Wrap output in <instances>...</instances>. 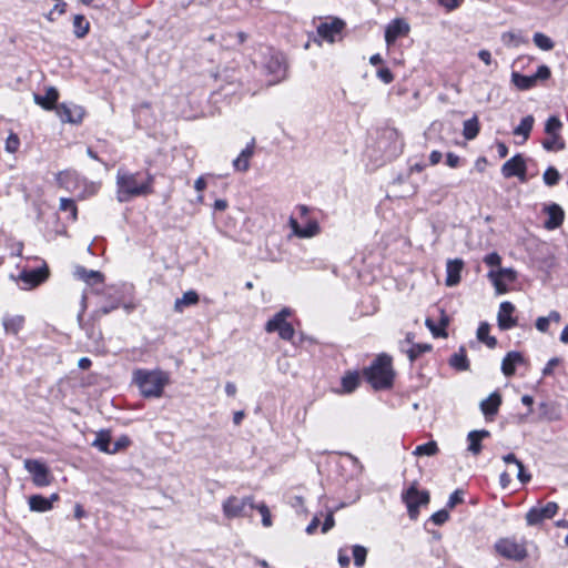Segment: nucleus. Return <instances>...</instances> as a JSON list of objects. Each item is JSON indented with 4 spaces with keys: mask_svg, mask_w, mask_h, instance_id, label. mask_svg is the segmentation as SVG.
Listing matches in <instances>:
<instances>
[{
    "mask_svg": "<svg viewBox=\"0 0 568 568\" xmlns=\"http://www.w3.org/2000/svg\"><path fill=\"white\" fill-rule=\"evenodd\" d=\"M152 183L153 176L149 173L142 179L140 173L119 170L116 173V199L124 203L133 197L148 195L152 193Z\"/></svg>",
    "mask_w": 568,
    "mask_h": 568,
    "instance_id": "nucleus-1",
    "label": "nucleus"
},
{
    "mask_svg": "<svg viewBox=\"0 0 568 568\" xmlns=\"http://www.w3.org/2000/svg\"><path fill=\"white\" fill-rule=\"evenodd\" d=\"M133 379L141 394L148 398H159L169 384V375L162 371L136 369Z\"/></svg>",
    "mask_w": 568,
    "mask_h": 568,
    "instance_id": "nucleus-2",
    "label": "nucleus"
},
{
    "mask_svg": "<svg viewBox=\"0 0 568 568\" xmlns=\"http://www.w3.org/2000/svg\"><path fill=\"white\" fill-rule=\"evenodd\" d=\"M364 376L375 389L388 388L393 384L394 371L392 367V357L381 354L364 369Z\"/></svg>",
    "mask_w": 568,
    "mask_h": 568,
    "instance_id": "nucleus-3",
    "label": "nucleus"
},
{
    "mask_svg": "<svg viewBox=\"0 0 568 568\" xmlns=\"http://www.w3.org/2000/svg\"><path fill=\"white\" fill-rule=\"evenodd\" d=\"M254 507L255 504L252 496L243 498L230 496L223 501L222 510L225 518L234 519L250 516V510L254 509Z\"/></svg>",
    "mask_w": 568,
    "mask_h": 568,
    "instance_id": "nucleus-4",
    "label": "nucleus"
},
{
    "mask_svg": "<svg viewBox=\"0 0 568 568\" xmlns=\"http://www.w3.org/2000/svg\"><path fill=\"white\" fill-rule=\"evenodd\" d=\"M495 550L501 557L514 561H521L528 555L525 542H519L515 538L510 537L497 540L495 544Z\"/></svg>",
    "mask_w": 568,
    "mask_h": 568,
    "instance_id": "nucleus-5",
    "label": "nucleus"
},
{
    "mask_svg": "<svg viewBox=\"0 0 568 568\" xmlns=\"http://www.w3.org/2000/svg\"><path fill=\"white\" fill-rule=\"evenodd\" d=\"M264 69L273 77L270 84L282 81L286 77L287 69L284 55L281 52L268 50L265 54Z\"/></svg>",
    "mask_w": 568,
    "mask_h": 568,
    "instance_id": "nucleus-6",
    "label": "nucleus"
},
{
    "mask_svg": "<svg viewBox=\"0 0 568 568\" xmlns=\"http://www.w3.org/2000/svg\"><path fill=\"white\" fill-rule=\"evenodd\" d=\"M403 500L407 506L409 517L416 519L419 506L429 503V493L427 490L419 491L414 484L403 494Z\"/></svg>",
    "mask_w": 568,
    "mask_h": 568,
    "instance_id": "nucleus-7",
    "label": "nucleus"
},
{
    "mask_svg": "<svg viewBox=\"0 0 568 568\" xmlns=\"http://www.w3.org/2000/svg\"><path fill=\"white\" fill-rule=\"evenodd\" d=\"M24 468L32 475L33 484L38 487L49 486L52 476L49 468L38 459H26Z\"/></svg>",
    "mask_w": 568,
    "mask_h": 568,
    "instance_id": "nucleus-8",
    "label": "nucleus"
},
{
    "mask_svg": "<svg viewBox=\"0 0 568 568\" xmlns=\"http://www.w3.org/2000/svg\"><path fill=\"white\" fill-rule=\"evenodd\" d=\"M558 511V505L554 501H549L545 506H536L529 509L526 514V521L529 526L540 524L545 519L552 518Z\"/></svg>",
    "mask_w": 568,
    "mask_h": 568,
    "instance_id": "nucleus-9",
    "label": "nucleus"
},
{
    "mask_svg": "<svg viewBox=\"0 0 568 568\" xmlns=\"http://www.w3.org/2000/svg\"><path fill=\"white\" fill-rule=\"evenodd\" d=\"M49 277V268L47 264L44 263L41 267L29 270V271H22L19 275V281L22 282L23 290H30L33 288L41 283H43Z\"/></svg>",
    "mask_w": 568,
    "mask_h": 568,
    "instance_id": "nucleus-10",
    "label": "nucleus"
},
{
    "mask_svg": "<svg viewBox=\"0 0 568 568\" xmlns=\"http://www.w3.org/2000/svg\"><path fill=\"white\" fill-rule=\"evenodd\" d=\"M488 277L490 278L497 294H505L507 288V283H511L516 280V272L513 268H499L497 271L491 270L488 273Z\"/></svg>",
    "mask_w": 568,
    "mask_h": 568,
    "instance_id": "nucleus-11",
    "label": "nucleus"
},
{
    "mask_svg": "<svg viewBox=\"0 0 568 568\" xmlns=\"http://www.w3.org/2000/svg\"><path fill=\"white\" fill-rule=\"evenodd\" d=\"M57 115L60 118L62 122L68 123H80L84 115V110L82 106L77 104H67L61 103L55 106Z\"/></svg>",
    "mask_w": 568,
    "mask_h": 568,
    "instance_id": "nucleus-12",
    "label": "nucleus"
},
{
    "mask_svg": "<svg viewBox=\"0 0 568 568\" xmlns=\"http://www.w3.org/2000/svg\"><path fill=\"white\" fill-rule=\"evenodd\" d=\"M501 173L505 178L518 176L526 181V163L520 154H517L506 161L501 166Z\"/></svg>",
    "mask_w": 568,
    "mask_h": 568,
    "instance_id": "nucleus-13",
    "label": "nucleus"
},
{
    "mask_svg": "<svg viewBox=\"0 0 568 568\" xmlns=\"http://www.w3.org/2000/svg\"><path fill=\"white\" fill-rule=\"evenodd\" d=\"M515 306L510 302H503L499 306L497 322L503 331L510 329L517 325V318L513 316Z\"/></svg>",
    "mask_w": 568,
    "mask_h": 568,
    "instance_id": "nucleus-14",
    "label": "nucleus"
},
{
    "mask_svg": "<svg viewBox=\"0 0 568 568\" xmlns=\"http://www.w3.org/2000/svg\"><path fill=\"white\" fill-rule=\"evenodd\" d=\"M344 28V22L342 20H333L332 22H324L317 27V33L321 38L327 40L328 42H334L336 37L341 34Z\"/></svg>",
    "mask_w": 568,
    "mask_h": 568,
    "instance_id": "nucleus-15",
    "label": "nucleus"
},
{
    "mask_svg": "<svg viewBox=\"0 0 568 568\" xmlns=\"http://www.w3.org/2000/svg\"><path fill=\"white\" fill-rule=\"evenodd\" d=\"M409 31V26L402 19L393 20L385 30V41L392 44L400 36H405Z\"/></svg>",
    "mask_w": 568,
    "mask_h": 568,
    "instance_id": "nucleus-16",
    "label": "nucleus"
},
{
    "mask_svg": "<svg viewBox=\"0 0 568 568\" xmlns=\"http://www.w3.org/2000/svg\"><path fill=\"white\" fill-rule=\"evenodd\" d=\"M57 183L69 192H75L79 189L80 175L75 171L65 170L57 174Z\"/></svg>",
    "mask_w": 568,
    "mask_h": 568,
    "instance_id": "nucleus-17",
    "label": "nucleus"
},
{
    "mask_svg": "<svg viewBox=\"0 0 568 568\" xmlns=\"http://www.w3.org/2000/svg\"><path fill=\"white\" fill-rule=\"evenodd\" d=\"M489 436H490V432H488L486 429L469 432L467 435V442H468L467 450L474 456L479 455L483 449L481 440L485 438H488Z\"/></svg>",
    "mask_w": 568,
    "mask_h": 568,
    "instance_id": "nucleus-18",
    "label": "nucleus"
},
{
    "mask_svg": "<svg viewBox=\"0 0 568 568\" xmlns=\"http://www.w3.org/2000/svg\"><path fill=\"white\" fill-rule=\"evenodd\" d=\"M545 210L547 212L548 219L545 221L544 226L547 230H555L559 227L562 224L565 217L562 209L558 204L554 203L546 206Z\"/></svg>",
    "mask_w": 568,
    "mask_h": 568,
    "instance_id": "nucleus-19",
    "label": "nucleus"
},
{
    "mask_svg": "<svg viewBox=\"0 0 568 568\" xmlns=\"http://www.w3.org/2000/svg\"><path fill=\"white\" fill-rule=\"evenodd\" d=\"M464 267V262L460 258L449 260L446 265V285L449 287L456 286L460 282V273Z\"/></svg>",
    "mask_w": 568,
    "mask_h": 568,
    "instance_id": "nucleus-20",
    "label": "nucleus"
},
{
    "mask_svg": "<svg viewBox=\"0 0 568 568\" xmlns=\"http://www.w3.org/2000/svg\"><path fill=\"white\" fill-rule=\"evenodd\" d=\"M58 98V90L53 87H50L47 89L44 95L34 94V102L42 106L44 110H53L57 106Z\"/></svg>",
    "mask_w": 568,
    "mask_h": 568,
    "instance_id": "nucleus-21",
    "label": "nucleus"
},
{
    "mask_svg": "<svg viewBox=\"0 0 568 568\" xmlns=\"http://www.w3.org/2000/svg\"><path fill=\"white\" fill-rule=\"evenodd\" d=\"M501 404V396L498 393L490 394L486 399L481 400L480 409L486 418L495 416Z\"/></svg>",
    "mask_w": 568,
    "mask_h": 568,
    "instance_id": "nucleus-22",
    "label": "nucleus"
},
{
    "mask_svg": "<svg viewBox=\"0 0 568 568\" xmlns=\"http://www.w3.org/2000/svg\"><path fill=\"white\" fill-rule=\"evenodd\" d=\"M524 362V357L518 352H509L504 357L501 363V371L505 376H511L515 374L516 365L521 364Z\"/></svg>",
    "mask_w": 568,
    "mask_h": 568,
    "instance_id": "nucleus-23",
    "label": "nucleus"
},
{
    "mask_svg": "<svg viewBox=\"0 0 568 568\" xmlns=\"http://www.w3.org/2000/svg\"><path fill=\"white\" fill-rule=\"evenodd\" d=\"M291 315L290 308H283L278 313H276L271 320L267 321L265 325V331L268 333L276 332L284 324L287 323L286 318Z\"/></svg>",
    "mask_w": 568,
    "mask_h": 568,
    "instance_id": "nucleus-24",
    "label": "nucleus"
},
{
    "mask_svg": "<svg viewBox=\"0 0 568 568\" xmlns=\"http://www.w3.org/2000/svg\"><path fill=\"white\" fill-rule=\"evenodd\" d=\"M2 324L7 334L17 335L24 324V317L21 315L4 316Z\"/></svg>",
    "mask_w": 568,
    "mask_h": 568,
    "instance_id": "nucleus-25",
    "label": "nucleus"
},
{
    "mask_svg": "<svg viewBox=\"0 0 568 568\" xmlns=\"http://www.w3.org/2000/svg\"><path fill=\"white\" fill-rule=\"evenodd\" d=\"M75 276L88 284L103 282V274L98 271L87 270L83 266H78L74 272Z\"/></svg>",
    "mask_w": 568,
    "mask_h": 568,
    "instance_id": "nucleus-26",
    "label": "nucleus"
},
{
    "mask_svg": "<svg viewBox=\"0 0 568 568\" xmlns=\"http://www.w3.org/2000/svg\"><path fill=\"white\" fill-rule=\"evenodd\" d=\"M199 302V295L195 291L185 292L182 297L176 298L174 303V311L182 313L185 307L195 305Z\"/></svg>",
    "mask_w": 568,
    "mask_h": 568,
    "instance_id": "nucleus-27",
    "label": "nucleus"
},
{
    "mask_svg": "<svg viewBox=\"0 0 568 568\" xmlns=\"http://www.w3.org/2000/svg\"><path fill=\"white\" fill-rule=\"evenodd\" d=\"M29 508L32 511L45 513L52 509L51 500L42 495H32L29 497Z\"/></svg>",
    "mask_w": 568,
    "mask_h": 568,
    "instance_id": "nucleus-28",
    "label": "nucleus"
},
{
    "mask_svg": "<svg viewBox=\"0 0 568 568\" xmlns=\"http://www.w3.org/2000/svg\"><path fill=\"white\" fill-rule=\"evenodd\" d=\"M503 460L506 464H514L517 467V478L520 483L526 484L531 479V476L525 471V467L523 463L517 459L515 454L510 453L503 457Z\"/></svg>",
    "mask_w": 568,
    "mask_h": 568,
    "instance_id": "nucleus-29",
    "label": "nucleus"
},
{
    "mask_svg": "<svg viewBox=\"0 0 568 568\" xmlns=\"http://www.w3.org/2000/svg\"><path fill=\"white\" fill-rule=\"evenodd\" d=\"M534 123H535V119L532 115H527V116L523 118L519 125H517L514 129V134L521 135L524 141H526L530 135Z\"/></svg>",
    "mask_w": 568,
    "mask_h": 568,
    "instance_id": "nucleus-30",
    "label": "nucleus"
},
{
    "mask_svg": "<svg viewBox=\"0 0 568 568\" xmlns=\"http://www.w3.org/2000/svg\"><path fill=\"white\" fill-rule=\"evenodd\" d=\"M449 364L456 368L457 371H467L469 367V363L466 356V351L464 347H460L457 353L452 355L449 359Z\"/></svg>",
    "mask_w": 568,
    "mask_h": 568,
    "instance_id": "nucleus-31",
    "label": "nucleus"
},
{
    "mask_svg": "<svg viewBox=\"0 0 568 568\" xmlns=\"http://www.w3.org/2000/svg\"><path fill=\"white\" fill-rule=\"evenodd\" d=\"M511 81L519 90H529L536 85L532 75H524L518 72H513Z\"/></svg>",
    "mask_w": 568,
    "mask_h": 568,
    "instance_id": "nucleus-32",
    "label": "nucleus"
},
{
    "mask_svg": "<svg viewBox=\"0 0 568 568\" xmlns=\"http://www.w3.org/2000/svg\"><path fill=\"white\" fill-rule=\"evenodd\" d=\"M490 326L488 323H480L477 329V338L485 343L489 348H494L497 344V339L494 336H489Z\"/></svg>",
    "mask_w": 568,
    "mask_h": 568,
    "instance_id": "nucleus-33",
    "label": "nucleus"
},
{
    "mask_svg": "<svg viewBox=\"0 0 568 568\" xmlns=\"http://www.w3.org/2000/svg\"><path fill=\"white\" fill-rule=\"evenodd\" d=\"M426 326L429 328L434 337H446L447 333L445 331V327L448 325V317L446 315H443L440 318V326H437L433 320L426 318L425 321Z\"/></svg>",
    "mask_w": 568,
    "mask_h": 568,
    "instance_id": "nucleus-34",
    "label": "nucleus"
},
{
    "mask_svg": "<svg viewBox=\"0 0 568 568\" xmlns=\"http://www.w3.org/2000/svg\"><path fill=\"white\" fill-rule=\"evenodd\" d=\"M479 133V123L477 116H474L464 122L463 135L466 140L475 139Z\"/></svg>",
    "mask_w": 568,
    "mask_h": 568,
    "instance_id": "nucleus-35",
    "label": "nucleus"
},
{
    "mask_svg": "<svg viewBox=\"0 0 568 568\" xmlns=\"http://www.w3.org/2000/svg\"><path fill=\"white\" fill-rule=\"evenodd\" d=\"M90 29L89 21L83 16H75L73 19V32L77 38L87 36Z\"/></svg>",
    "mask_w": 568,
    "mask_h": 568,
    "instance_id": "nucleus-36",
    "label": "nucleus"
},
{
    "mask_svg": "<svg viewBox=\"0 0 568 568\" xmlns=\"http://www.w3.org/2000/svg\"><path fill=\"white\" fill-rule=\"evenodd\" d=\"M92 445L103 453H111V438L108 433H99Z\"/></svg>",
    "mask_w": 568,
    "mask_h": 568,
    "instance_id": "nucleus-37",
    "label": "nucleus"
},
{
    "mask_svg": "<svg viewBox=\"0 0 568 568\" xmlns=\"http://www.w3.org/2000/svg\"><path fill=\"white\" fill-rule=\"evenodd\" d=\"M549 138L542 142V146L547 151H560L565 148V142L560 134H548Z\"/></svg>",
    "mask_w": 568,
    "mask_h": 568,
    "instance_id": "nucleus-38",
    "label": "nucleus"
},
{
    "mask_svg": "<svg viewBox=\"0 0 568 568\" xmlns=\"http://www.w3.org/2000/svg\"><path fill=\"white\" fill-rule=\"evenodd\" d=\"M532 41L536 47L544 51H550L555 47L554 41L548 36L541 32H536L534 34Z\"/></svg>",
    "mask_w": 568,
    "mask_h": 568,
    "instance_id": "nucleus-39",
    "label": "nucleus"
},
{
    "mask_svg": "<svg viewBox=\"0 0 568 568\" xmlns=\"http://www.w3.org/2000/svg\"><path fill=\"white\" fill-rule=\"evenodd\" d=\"M359 384V375L356 372L348 373L342 378L344 392L352 393Z\"/></svg>",
    "mask_w": 568,
    "mask_h": 568,
    "instance_id": "nucleus-40",
    "label": "nucleus"
},
{
    "mask_svg": "<svg viewBox=\"0 0 568 568\" xmlns=\"http://www.w3.org/2000/svg\"><path fill=\"white\" fill-rule=\"evenodd\" d=\"M321 227L317 221L311 220L306 224L305 227H302V232H300L301 239H311L320 234Z\"/></svg>",
    "mask_w": 568,
    "mask_h": 568,
    "instance_id": "nucleus-41",
    "label": "nucleus"
},
{
    "mask_svg": "<svg viewBox=\"0 0 568 568\" xmlns=\"http://www.w3.org/2000/svg\"><path fill=\"white\" fill-rule=\"evenodd\" d=\"M438 452L437 444L435 442H428L419 445L415 448L414 455L416 456H433Z\"/></svg>",
    "mask_w": 568,
    "mask_h": 568,
    "instance_id": "nucleus-42",
    "label": "nucleus"
},
{
    "mask_svg": "<svg viewBox=\"0 0 568 568\" xmlns=\"http://www.w3.org/2000/svg\"><path fill=\"white\" fill-rule=\"evenodd\" d=\"M432 346L429 344H414L408 351L407 356L409 361L413 363L416 361L423 353L429 352Z\"/></svg>",
    "mask_w": 568,
    "mask_h": 568,
    "instance_id": "nucleus-43",
    "label": "nucleus"
},
{
    "mask_svg": "<svg viewBox=\"0 0 568 568\" xmlns=\"http://www.w3.org/2000/svg\"><path fill=\"white\" fill-rule=\"evenodd\" d=\"M59 209H60V211H63V212L69 211L71 214V219L73 221L77 220L78 209L72 199H65V197L60 199Z\"/></svg>",
    "mask_w": 568,
    "mask_h": 568,
    "instance_id": "nucleus-44",
    "label": "nucleus"
},
{
    "mask_svg": "<svg viewBox=\"0 0 568 568\" xmlns=\"http://www.w3.org/2000/svg\"><path fill=\"white\" fill-rule=\"evenodd\" d=\"M562 128L561 121L557 116H550L546 121L545 132L547 134H559V131Z\"/></svg>",
    "mask_w": 568,
    "mask_h": 568,
    "instance_id": "nucleus-45",
    "label": "nucleus"
},
{
    "mask_svg": "<svg viewBox=\"0 0 568 568\" xmlns=\"http://www.w3.org/2000/svg\"><path fill=\"white\" fill-rule=\"evenodd\" d=\"M367 549L363 546L355 545L353 547L354 564L357 567H362L366 561Z\"/></svg>",
    "mask_w": 568,
    "mask_h": 568,
    "instance_id": "nucleus-46",
    "label": "nucleus"
},
{
    "mask_svg": "<svg viewBox=\"0 0 568 568\" xmlns=\"http://www.w3.org/2000/svg\"><path fill=\"white\" fill-rule=\"evenodd\" d=\"M542 179H544L545 184H547L549 186H554L559 182L560 174L555 168L549 166L545 171Z\"/></svg>",
    "mask_w": 568,
    "mask_h": 568,
    "instance_id": "nucleus-47",
    "label": "nucleus"
},
{
    "mask_svg": "<svg viewBox=\"0 0 568 568\" xmlns=\"http://www.w3.org/2000/svg\"><path fill=\"white\" fill-rule=\"evenodd\" d=\"M254 509H257L258 513L261 514L263 526L271 527L272 526V517H271V511H270L268 507L264 503H261L258 505H255Z\"/></svg>",
    "mask_w": 568,
    "mask_h": 568,
    "instance_id": "nucleus-48",
    "label": "nucleus"
},
{
    "mask_svg": "<svg viewBox=\"0 0 568 568\" xmlns=\"http://www.w3.org/2000/svg\"><path fill=\"white\" fill-rule=\"evenodd\" d=\"M130 444H131V440L128 436H121L119 439H116L113 443L110 454H116L118 452L125 449Z\"/></svg>",
    "mask_w": 568,
    "mask_h": 568,
    "instance_id": "nucleus-49",
    "label": "nucleus"
},
{
    "mask_svg": "<svg viewBox=\"0 0 568 568\" xmlns=\"http://www.w3.org/2000/svg\"><path fill=\"white\" fill-rule=\"evenodd\" d=\"M282 339L291 341L294 336V327L287 322L276 331Z\"/></svg>",
    "mask_w": 568,
    "mask_h": 568,
    "instance_id": "nucleus-50",
    "label": "nucleus"
},
{
    "mask_svg": "<svg viewBox=\"0 0 568 568\" xmlns=\"http://www.w3.org/2000/svg\"><path fill=\"white\" fill-rule=\"evenodd\" d=\"M233 166L236 171L246 172L250 169V160L246 158H242L240 154L234 161Z\"/></svg>",
    "mask_w": 568,
    "mask_h": 568,
    "instance_id": "nucleus-51",
    "label": "nucleus"
},
{
    "mask_svg": "<svg viewBox=\"0 0 568 568\" xmlns=\"http://www.w3.org/2000/svg\"><path fill=\"white\" fill-rule=\"evenodd\" d=\"M464 501V491L460 489L455 490L448 499L447 506L449 508H454L458 504H462Z\"/></svg>",
    "mask_w": 568,
    "mask_h": 568,
    "instance_id": "nucleus-52",
    "label": "nucleus"
},
{
    "mask_svg": "<svg viewBox=\"0 0 568 568\" xmlns=\"http://www.w3.org/2000/svg\"><path fill=\"white\" fill-rule=\"evenodd\" d=\"M19 145V138L16 134H10L6 141V150L10 153H13L18 150Z\"/></svg>",
    "mask_w": 568,
    "mask_h": 568,
    "instance_id": "nucleus-53",
    "label": "nucleus"
},
{
    "mask_svg": "<svg viewBox=\"0 0 568 568\" xmlns=\"http://www.w3.org/2000/svg\"><path fill=\"white\" fill-rule=\"evenodd\" d=\"M448 518H449V514L445 509L438 510L435 514H433V516H432V520L436 525H443L444 523H446L448 520Z\"/></svg>",
    "mask_w": 568,
    "mask_h": 568,
    "instance_id": "nucleus-54",
    "label": "nucleus"
},
{
    "mask_svg": "<svg viewBox=\"0 0 568 568\" xmlns=\"http://www.w3.org/2000/svg\"><path fill=\"white\" fill-rule=\"evenodd\" d=\"M532 77L536 83L538 80H547L550 77V69L547 65H540Z\"/></svg>",
    "mask_w": 568,
    "mask_h": 568,
    "instance_id": "nucleus-55",
    "label": "nucleus"
},
{
    "mask_svg": "<svg viewBox=\"0 0 568 568\" xmlns=\"http://www.w3.org/2000/svg\"><path fill=\"white\" fill-rule=\"evenodd\" d=\"M484 262L489 266H499L501 257L498 253L493 252L485 256Z\"/></svg>",
    "mask_w": 568,
    "mask_h": 568,
    "instance_id": "nucleus-56",
    "label": "nucleus"
},
{
    "mask_svg": "<svg viewBox=\"0 0 568 568\" xmlns=\"http://www.w3.org/2000/svg\"><path fill=\"white\" fill-rule=\"evenodd\" d=\"M463 0H438V3L447 11H453L460 7Z\"/></svg>",
    "mask_w": 568,
    "mask_h": 568,
    "instance_id": "nucleus-57",
    "label": "nucleus"
},
{
    "mask_svg": "<svg viewBox=\"0 0 568 568\" xmlns=\"http://www.w3.org/2000/svg\"><path fill=\"white\" fill-rule=\"evenodd\" d=\"M377 77L386 84L394 80L393 73L387 68L379 69L377 71Z\"/></svg>",
    "mask_w": 568,
    "mask_h": 568,
    "instance_id": "nucleus-58",
    "label": "nucleus"
},
{
    "mask_svg": "<svg viewBox=\"0 0 568 568\" xmlns=\"http://www.w3.org/2000/svg\"><path fill=\"white\" fill-rule=\"evenodd\" d=\"M549 318L547 316L538 317L536 321V328L541 332L546 333L549 328Z\"/></svg>",
    "mask_w": 568,
    "mask_h": 568,
    "instance_id": "nucleus-59",
    "label": "nucleus"
},
{
    "mask_svg": "<svg viewBox=\"0 0 568 568\" xmlns=\"http://www.w3.org/2000/svg\"><path fill=\"white\" fill-rule=\"evenodd\" d=\"M334 525H335V520H334L333 513H328L323 523L322 532L326 534L328 530H331L334 527Z\"/></svg>",
    "mask_w": 568,
    "mask_h": 568,
    "instance_id": "nucleus-60",
    "label": "nucleus"
},
{
    "mask_svg": "<svg viewBox=\"0 0 568 568\" xmlns=\"http://www.w3.org/2000/svg\"><path fill=\"white\" fill-rule=\"evenodd\" d=\"M254 146H255V140L252 139V141L246 145L244 150L240 153L242 158L251 159L254 154Z\"/></svg>",
    "mask_w": 568,
    "mask_h": 568,
    "instance_id": "nucleus-61",
    "label": "nucleus"
},
{
    "mask_svg": "<svg viewBox=\"0 0 568 568\" xmlns=\"http://www.w3.org/2000/svg\"><path fill=\"white\" fill-rule=\"evenodd\" d=\"M446 163L450 168H457L459 164V156L449 152L446 155Z\"/></svg>",
    "mask_w": 568,
    "mask_h": 568,
    "instance_id": "nucleus-62",
    "label": "nucleus"
},
{
    "mask_svg": "<svg viewBox=\"0 0 568 568\" xmlns=\"http://www.w3.org/2000/svg\"><path fill=\"white\" fill-rule=\"evenodd\" d=\"M288 224H290V226H291V229L293 231V234L296 235L297 237H300V232H302V227L298 224V222L296 221V219L291 216L290 220H288Z\"/></svg>",
    "mask_w": 568,
    "mask_h": 568,
    "instance_id": "nucleus-63",
    "label": "nucleus"
},
{
    "mask_svg": "<svg viewBox=\"0 0 568 568\" xmlns=\"http://www.w3.org/2000/svg\"><path fill=\"white\" fill-rule=\"evenodd\" d=\"M478 57L486 65H489L491 63V54L488 50H480L478 52Z\"/></svg>",
    "mask_w": 568,
    "mask_h": 568,
    "instance_id": "nucleus-64",
    "label": "nucleus"
}]
</instances>
